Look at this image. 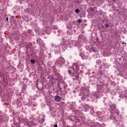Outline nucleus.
Segmentation results:
<instances>
[{"mask_svg":"<svg viewBox=\"0 0 127 127\" xmlns=\"http://www.w3.org/2000/svg\"><path fill=\"white\" fill-rule=\"evenodd\" d=\"M79 96L81 97V101H85L86 99H88V100H89V99L91 98V94L90 93V90H89V87H82L80 89Z\"/></svg>","mask_w":127,"mask_h":127,"instance_id":"obj_1","label":"nucleus"},{"mask_svg":"<svg viewBox=\"0 0 127 127\" xmlns=\"http://www.w3.org/2000/svg\"><path fill=\"white\" fill-rule=\"evenodd\" d=\"M72 69L74 72L76 73H73L71 75L72 79H73V81H79L80 79V75H80V73L82 72V70L80 69V67L78 65V64H73Z\"/></svg>","mask_w":127,"mask_h":127,"instance_id":"obj_2","label":"nucleus"},{"mask_svg":"<svg viewBox=\"0 0 127 127\" xmlns=\"http://www.w3.org/2000/svg\"><path fill=\"white\" fill-rule=\"evenodd\" d=\"M110 118L111 120L115 121V122H119V119H120L119 109H116V111H111Z\"/></svg>","mask_w":127,"mask_h":127,"instance_id":"obj_3","label":"nucleus"},{"mask_svg":"<svg viewBox=\"0 0 127 127\" xmlns=\"http://www.w3.org/2000/svg\"><path fill=\"white\" fill-rule=\"evenodd\" d=\"M54 100L55 102H57L58 103H59L61 102V100H62V98L59 96V95H56L54 97Z\"/></svg>","mask_w":127,"mask_h":127,"instance_id":"obj_4","label":"nucleus"},{"mask_svg":"<svg viewBox=\"0 0 127 127\" xmlns=\"http://www.w3.org/2000/svg\"><path fill=\"white\" fill-rule=\"evenodd\" d=\"M32 123L33 125L36 126L38 124H39V121L35 119H33Z\"/></svg>","mask_w":127,"mask_h":127,"instance_id":"obj_5","label":"nucleus"},{"mask_svg":"<svg viewBox=\"0 0 127 127\" xmlns=\"http://www.w3.org/2000/svg\"><path fill=\"white\" fill-rule=\"evenodd\" d=\"M110 107L112 110V112L114 111H116V110H118V109H117V108H116V104H115L110 105Z\"/></svg>","mask_w":127,"mask_h":127,"instance_id":"obj_6","label":"nucleus"},{"mask_svg":"<svg viewBox=\"0 0 127 127\" xmlns=\"http://www.w3.org/2000/svg\"><path fill=\"white\" fill-rule=\"evenodd\" d=\"M60 50H61V49H60V47L59 46H57L55 48V52L56 54H57V53L60 52Z\"/></svg>","mask_w":127,"mask_h":127,"instance_id":"obj_7","label":"nucleus"},{"mask_svg":"<svg viewBox=\"0 0 127 127\" xmlns=\"http://www.w3.org/2000/svg\"><path fill=\"white\" fill-rule=\"evenodd\" d=\"M93 96L94 98L97 99V98H99L100 96V92L99 91H96L94 93H93Z\"/></svg>","mask_w":127,"mask_h":127,"instance_id":"obj_8","label":"nucleus"},{"mask_svg":"<svg viewBox=\"0 0 127 127\" xmlns=\"http://www.w3.org/2000/svg\"><path fill=\"white\" fill-rule=\"evenodd\" d=\"M59 61V63H60V64H65V60L62 57L60 58Z\"/></svg>","mask_w":127,"mask_h":127,"instance_id":"obj_9","label":"nucleus"},{"mask_svg":"<svg viewBox=\"0 0 127 127\" xmlns=\"http://www.w3.org/2000/svg\"><path fill=\"white\" fill-rule=\"evenodd\" d=\"M65 46L68 47V46H69V45H71V42L68 40H66L65 42H64V45H63V46H65Z\"/></svg>","mask_w":127,"mask_h":127,"instance_id":"obj_10","label":"nucleus"},{"mask_svg":"<svg viewBox=\"0 0 127 127\" xmlns=\"http://www.w3.org/2000/svg\"><path fill=\"white\" fill-rule=\"evenodd\" d=\"M120 98H122V99H123L124 100H127V95L125 94H120L119 96Z\"/></svg>","mask_w":127,"mask_h":127,"instance_id":"obj_11","label":"nucleus"},{"mask_svg":"<svg viewBox=\"0 0 127 127\" xmlns=\"http://www.w3.org/2000/svg\"><path fill=\"white\" fill-rule=\"evenodd\" d=\"M61 86H63L64 87V90H66V88H67V87H68V85H67V84H66V83L65 82H63L61 84Z\"/></svg>","mask_w":127,"mask_h":127,"instance_id":"obj_12","label":"nucleus"},{"mask_svg":"<svg viewBox=\"0 0 127 127\" xmlns=\"http://www.w3.org/2000/svg\"><path fill=\"white\" fill-rule=\"evenodd\" d=\"M0 122L2 124H3V123H4V124H5V120H4V117H3L2 116H0Z\"/></svg>","mask_w":127,"mask_h":127,"instance_id":"obj_13","label":"nucleus"},{"mask_svg":"<svg viewBox=\"0 0 127 127\" xmlns=\"http://www.w3.org/2000/svg\"><path fill=\"white\" fill-rule=\"evenodd\" d=\"M28 105L30 107H32V108H34V107H35V104H34V103L33 102H29Z\"/></svg>","mask_w":127,"mask_h":127,"instance_id":"obj_14","label":"nucleus"},{"mask_svg":"<svg viewBox=\"0 0 127 127\" xmlns=\"http://www.w3.org/2000/svg\"><path fill=\"white\" fill-rule=\"evenodd\" d=\"M90 113L91 115H94V114H95V112L94 111V107L91 108Z\"/></svg>","mask_w":127,"mask_h":127,"instance_id":"obj_15","label":"nucleus"},{"mask_svg":"<svg viewBox=\"0 0 127 127\" xmlns=\"http://www.w3.org/2000/svg\"><path fill=\"white\" fill-rule=\"evenodd\" d=\"M75 120H76V121H76L77 123H78V122L80 123V122L82 121L81 117L77 118L75 119Z\"/></svg>","mask_w":127,"mask_h":127,"instance_id":"obj_16","label":"nucleus"},{"mask_svg":"<svg viewBox=\"0 0 127 127\" xmlns=\"http://www.w3.org/2000/svg\"><path fill=\"white\" fill-rule=\"evenodd\" d=\"M93 77H94V78H96V79L99 78V76H98V73H93Z\"/></svg>","mask_w":127,"mask_h":127,"instance_id":"obj_17","label":"nucleus"},{"mask_svg":"<svg viewBox=\"0 0 127 127\" xmlns=\"http://www.w3.org/2000/svg\"><path fill=\"white\" fill-rule=\"evenodd\" d=\"M44 121H45V119L44 118H41V121L39 122V123L43 124V123H44Z\"/></svg>","mask_w":127,"mask_h":127,"instance_id":"obj_18","label":"nucleus"},{"mask_svg":"<svg viewBox=\"0 0 127 127\" xmlns=\"http://www.w3.org/2000/svg\"><path fill=\"white\" fill-rule=\"evenodd\" d=\"M17 108H18L19 107H21V106H22V104H21V102H17Z\"/></svg>","mask_w":127,"mask_h":127,"instance_id":"obj_19","label":"nucleus"},{"mask_svg":"<svg viewBox=\"0 0 127 127\" xmlns=\"http://www.w3.org/2000/svg\"><path fill=\"white\" fill-rule=\"evenodd\" d=\"M67 73H68V74H69V75H72H72L74 74V73H72V71H71V70H70V69L68 70Z\"/></svg>","mask_w":127,"mask_h":127,"instance_id":"obj_20","label":"nucleus"},{"mask_svg":"<svg viewBox=\"0 0 127 127\" xmlns=\"http://www.w3.org/2000/svg\"><path fill=\"white\" fill-rule=\"evenodd\" d=\"M90 53H92V52H96V50H95V48H92L90 50Z\"/></svg>","mask_w":127,"mask_h":127,"instance_id":"obj_21","label":"nucleus"},{"mask_svg":"<svg viewBox=\"0 0 127 127\" xmlns=\"http://www.w3.org/2000/svg\"><path fill=\"white\" fill-rule=\"evenodd\" d=\"M84 108H85V109L86 110V111H88V110H89V105H85L84 106Z\"/></svg>","mask_w":127,"mask_h":127,"instance_id":"obj_22","label":"nucleus"},{"mask_svg":"<svg viewBox=\"0 0 127 127\" xmlns=\"http://www.w3.org/2000/svg\"><path fill=\"white\" fill-rule=\"evenodd\" d=\"M101 69H102V66H100L99 68L98 71H99V73H100V75H102V70H101Z\"/></svg>","mask_w":127,"mask_h":127,"instance_id":"obj_23","label":"nucleus"},{"mask_svg":"<svg viewBox=\"0 0 127 127\" xmlns=\"http://www.w3.org/2000/svg\"><path fill=\"white\" fill-rule=\"evenodd\" d=\"M53 28L55 29V30H57V29H58V26L57 25L53 26Z\"/></svg>","mask_w":127,"mask_h":127,"instance_id":"obj_24","label":"nucleus"},{"mask_svg":"<svg viewBox=\"0 0 127 127\" xmlns=\"http://www.w3.org/2000/svg\"><path fill=\"white\" fill-rule=\"evenodd\" d=\"M78 45H79V42H78L77 41H75L74 46H78Z\"/></svg>","mask_w":127,"mask_h":127,"instance_id":"obj_25","label":"nucleus"},{"mask_svg":"<svg viewBox=\"0 0 127 127\" xmlns=\"http://www.w3.org/2000/svg\"><path fill=\"white\" fill-rule=\"evenodd\" d=\"M31 64H35V60H31Z\"/></svg>","mask_w":127,"mask_h":127,"instance_id":"obj_26","label":"nucleus"},{"mask_svg":"<svg viewBox=\"0 0 127 127\" xmlns=\"http://www.w3.org/2000/svg\"><path fill=\"white\" fill-rule=\"evenodd\" d=\"M24 11L25 12H26L27 13H28V12H29V9L28 8H27V9L24 10Z\"/></svg>","mask_w":127,"mask_h":127,"instance_id":"obj_27","label":"nucleus"},{"mask_svg":"<svg viewBox=\"0 0 127 127\" xmlns=\"http://www.w3.org/2000/svg\"><path fill=\"white\" fill-rule=\"evenodd\" d=\"M75 12H76V13H79V12H80V10H79V9H76L75 10Z\"/></svg>","mask_w":127,"mask_h":127,"instance_id":"obj_28","label":"nucleus"},{"mask_svg":"<svg viewBox=\"0 0 127 127\" xmlns=\"http://www.w3.org/2000/svg\"><path fill=\"white\" fill-rule=\"evenodd\" d=\"M105 27H106V28H109V24H105Z\"/></svg>","mask_w":127,"mask_h":127,"instance_id":"obj_29","label":"nucleus"},{"mask_svg":"<svg viewBox=\"0 0 127 127\" xmlns=\"http://www.w3.org/2000/svg\"><path fill=\"white\" fill-rule=\"evenodd\" d=\"M18 123H17V122H15V127H18Z\"/></svg>","mask_w":127,"mask_h":127,"instance_id":"obj_30","label":"nucleus"},{"mask_svg":"<svg viewBox=\"0 0 127 127\" xmlns=\"http://www.w3.org/2000/svg\"><path fill=\"white\" fill-rule=\"evenodd\" d=\"M77 22H78V23H82V20H81V19H78V20H77Z\"/></svg>","mask_w":127,"mask_h":127,"instance_id":"obj_31","label":"nucleus"},{"mask_svg":"<svg viewBox=\"0 0 127 127\" xmlns=\"http://www.w3.org/2000/svg\"><path fill=\"white\" fill-rule=\"evenodd\" d=\"M41 41L40 39H37V43H39Z\"/></svg>","mask_w":127,"mask_h":127,"instance_id":"obj_32","label":"nucleus"},{"mask_svg":"<svg viewBox=\"0 0 127 127\" xmlns=\"http://www.w3.org/2000/svg\"><path fill=\"white\" fill-rule=\"evenodd\" d=\"M52 57L51 54H48V58Z\"/></svg>","mask_w":127,"mask_h":127,"instance_id":"obj_33","label":"nucleus"},{"mask_svg":"<svg viewBox=\"0 0 127 127\" xmlns=\"http://www.w3.org/2000/svg\"><path fill=\"white\" fill-rule=\"evenodd\" d=\"M54 127H58V126L57 125V124H55V125L54 126Z\"/></svg>","mask_w":127,"mask_h":127,"instance_id":"obj_34","label":"nucleus"},{"mask_svg":"<svg viewBox=\"0 0 127 127\" xmlns=\"http://www.w3.org/2000/svg\"><path fill=\"white\" fill-rule=\"evenodd\" d=\"M113 9H116V7L115 6H113Z\"/></svg>","mask_w":127,"mask_h":127,"instance_id":"obj_35","label":"nucleus"},{"mask_svg":"<svg viewBox=\"0 0 127 127\" xmlns=\"http://www.w3.org/2000/svg\"><path fill=\"white\" fill-rule=\"evenodd\" d=\"M6 21H8V17L6 18Z\"/></svg>","mask_w":127,"mask_h":127,"instance_id":"obj_36","label":"nucleus"},{"mask_svg":"<svg viewBox=\"0 0 127 127\" xmlns=\"http://www.w3.org/2000/svg\"><path fill=\"white\" fill-rule=\"evenodd\" d=\"M113 2H116L117 1V0H113Z\"/></svg>","mask_w":127,"mask_h":127,"instance_id":"obj_37","label":"nucleus"},{"mask_svg":"<svg viewBox=\"0 0 127 127\" xmlns=\"http://www.w3.org/2000/svg\"><path fill=\"white\" fill-rule=\"evenodd\" d=\"M11 18H14V16H11Z\"/></svg>","mask_w":127,"mask_h":127,"instance_id":"obj_38","label":"nucleus"},{"mask_svg":"<svg viewBox=\"0 0 127 127\" xmlns=\"http://www.w3.org/2000/svg\"><path fill=\"white\" fill-rule=\"evenodd\" d=\"M50 110H52V108L50 107Z\"/></svg>","mask_w":127,"mask_h":127,"instance_id":"obj_39","label":"nucleus"},{"mask_svg":"<svg viewBox=\"0 0 127 127\" xmlns=\"http://www.w3.org/2000/svg\"><path fill=\"white\" fill-rule=\"evenodd\" d=\"M26 48H29V46H27Z\"/></svg>","mask_w":127,"mask_h":127,"instance_id":"obj_40","label":"nucleus"},{"mask_svg":"<svg viewBox=\"0 0 127 127\" xmlns=\"http://www.w3.org/2000/svg\"><path fill=\"white\" fill-rule=\"evenodd\" d=\"M73 92V93H76V91H75V90H74Z\"/></svg>","mask_w":127,"mask_h":127,"instance_id":"obj_41","label":"nucleus"},{"mask_svg":"<svg viewBox=\"0 0 127 127\" xmlns=\"http://www.w3.org/2000/svg\"><path fill=\"white\" fill-rule=\"evenodd\" d=\"M123 44H127L126 43H123Z\"/></svg>","mask_w":127,"mask_h":127,"instance_id":"obj_42","label":"nucleus"},{"mask_svg":"<svg viewBox=\"0 0 127 127\" xmlns=\"http://www.w3.org/2000/svg\"><path fill=\"white\" fill-rule=\"evenodd\" d=\"M102 27L103 28H105V27H104V26H102Z\"/></svg>","mask_w":127,"mask_h":127,"instance_id":"obj_43","label":"nucleus"},{"mask_svg":"<svg viewBox=\"0 0 127 127\" xmlns=\"http://www.w3.org/2000/svg\"><path fill=\"white\" fill-rule=\"evenodd\" d=\"M126 65H127V64H124V66Z\"/></svg>","mask_w":127,"mask_h":127,"instance_id":"obj_44","label":"nucleus"},{"mask_svg":"<svg viewBox=\"0 0 127 127\" xmlns=\"http://www.w3.org/2000/svg\"><path fill=\"white\" fill-rule=\"evenodd\" d=\"M80 17H81V18H82V17H83V16H82V15H80Z\"/></svg>","mask_w":127,"mask_h":127,"instance_id":"obj_45","label":"nucleus"},{"mask_svg":"<svg viewBox=\"0 0 127 127\" xmlns=\"http://www.w3.org/2000/svg\"><path fill=\"white\" fill-rule=\"evenodd\" d=\"M116 10H117V11H119V10H118V9H116Z\"/></svg>","mask_w":127,"mask_h":127,"instance_id":"obj_46","label":"nucleus"},{"mask_svg":"<svg viewBox=\"0 0 127 127\" xmlns=\"http://www.w3.org/2000/svg\"><path fill=\"white\" fill-rule=\"evenodd\" d=\"M61 46H62V44H60Z\"/></svg>","mask_w":127,"mask_h":127,"instance_id":"obj_47","label":"nucleus"},{"mask_svg":"<svg viewBox=\"0 0 127 127\" xmlns=\"http://www.w3.org/2000/svg\"><path fill=\"white\" fill-rule=\"evenodd\" d=\"M82 60H84V58H82Z\"/></svg>","mask_w":127,"mask_h":127,"instance_id":"obj_48","label":"nucleus"},{"mask_svg":"<svg viewBox=\"0 0 127 127\" xmlns=\"http://www.w3.org/2000/svg\"><path fill=\"white\" fill-rule=\"evenodd\" d=\"M96 114L98 115V112Z\"/></svg>","mask_w":127,"mask_h":127,"instance_id":"obj_49","label":"nucleus"},{"mask_svg":"<svg viewBox=\"0 0 127 127\" xmlns=\"http://www.w3.org/2000/svg\"><path fill=\"white\" fill-rule=\"evenodd\" d=\"M126 69H127V67L126 68Z\"/></svg>","mask_w":127,"mask_h":127,"instance_id":"obj_50","label":"nucleus"}]
</instances>
